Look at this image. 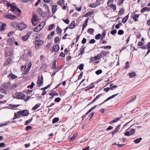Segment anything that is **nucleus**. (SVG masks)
<instances>
[{
  "mask_svg": "<svg viewBox=\"0 0 150 150\" xmlns=\"http://www.w3.org/2000/svg\"><path fill=\"white\" fill-rule=\"evenodd\" d=\"M9 123H10V122L9 121L6 122L5 123H4L1 124V126H6Z\"/></svg>",
  "mask_w": 150,
  "mask_h": 150,
  "instance_id": "58",
  "label": "nucleus"
},
{
  "mask_svg": "<svg viewBox=\"0 0 150 150\" xmlns=\"http://www.w3.org/2000/svg\"><path fill=\"white\" fill-rule=\"evenodd\" d=\"M101 36V34H98L96 35L95 37V38L96 40H99L100 39Z\"/></svg>",
  "mask_w": 150,
  "mask_h": 150,
  "instance_id": "41",
  "label": "nucleus"
},
{
  "mask_svg": "<svg viewBox=\"0 0 150 150\" xmlns=\"http://www.w3.org/2000/svg\"><path fill=\"white\" fill-rule=\"evenodd\" d=\"M4 17L5 18L12 19L14 20L16 19L17 18V16L12 14H8L6 15Z\"/></svg>",
  "mask_w": 150,
  "mask_h": 150,
  "instance_id": "4",
  "label": "nucleus"
},
{
  "mask_svg": "<svg viewBox=\"0 0 150 150\" xmlns=\"http://www.w3.org/2000/svg\"><path fill=\"white\" fill-rule=\"evenodd\" d=\"M118 94V93L116 94L113 95H112L111 96H110L108 98L106 99L103 103H101L100 104L98 105H100L101 104H103L104 103H105V102H106V101H108V100L110 99H111V98L114 97H115V96H117Z\"/></svg>",
  "mask_w": 150,
  "mask_h": 150,
  "instance_id": "10",
  "label": "nucleus"
},
{
  "mask_svg": "<svg viewBox=\"0 0 150 150\" xmlns=\"http://www.w3.org/2000/svg\"><path fill=\"white\" fill-rule=\"evenodd\" d=\"M87 31L90 34H92L94 32V30L93 28H89L88 29Z\"/></svg>",
  "mask_w": 150,
  "mask_h": 150,
  "instance_id": "30",
  "label": "nucleus"
},
{
  "mask_svg": "<svg viewBox=\"0 0 150 150\" xmlns=\"http://www.w3.org/2000/svg\"><path fill=\"white\" fill-rule=\"evenodd\" d=\"M77 134H73V136L72 137L70 138L69 141H73L76 139V137H77Z\"/></svg>",
  "mask_w": 150,
  "mask_h": 150,
  "instance_id": "20",
  "label": "nucleus"
},
{
  "mask_svg": "<svg viewBox=\"0 0 150 150\" xmlns=\"http://www.w3.org/2000/svg\"><path fill=\"white\" fill-rule=\"evenodd\" d=\"M75 22L74 21H73L70 25L69 28V29H73L75 28Z\"/></svg>",
  "mask_w": 150,
  "mask_h": 150,
  "instance_id": "16",
  "label": "nucleus"
},
{
  "mask_svg": "<svg viewBox=\"0 0 150 150\" xmlns=\"http://www.w3.org/2000/svg\"><path fill=\"white\" fill-rule=\"evenodd\" d=\"M124 31L122 30H119L118 32V34L119 35H122L124 33Z\"/></svg>",
  "mask_w": 150,
  "mask_h": 150,
  "instance_id": "51",
  "label": "nucleus"
},
{
  "mask_svg": "<svg viewBox=\"0 0 150 150\" xmlns=\"http://www.w3.org/2000/svg\"><path fill=\"white\" fill-rule=\"evenodd\" d=\"M18 112L19 114H21L22 115L25 116L28 115L29 114L28 111L27 110L19 111Z\"/></svg>",
  "mask_w": 150,
  "mask_h": 150,
  "instance_id": "6",
  "label": "nucleus"
},
{
  "mask_svg": "<svg viewBox=\"0 0 150 150\" xmlns=\"http://www.w3.org/2000/svg\"><path fill=\"white\" fill-rule=\"evenodd\" d=\"M42 29V27H40L38 25L34 28L33 30L35 32H37L40 31Z\"/></svg>",
  "mask_w": 150,
  "mask_h": 150,
  "instance_id": "17",
  "label": "nucleus"
},
{
  "mask_svg": "<svg viewBox=\"0 0 150 150\" xmlns=\"http://www.w3.org/2000/svg\"><path fill=\"white\" fill-rule=\"evenodd\" d=\"M102 96V94H100L99 95H98L95 98H94L93 100L91 102V103H94L95 102L96 100L97 99L99 98L101 96Z\"/></svg>",
  "mask_w": 150,
  "mask_h": 150,
  "instance_id": "19",
  "label": "nucleus"
},
{
  "mask_svg": "<svg viewBox=\"0 0 150 150\" xmlns=\"http://www.w3.org/2000/svg\"><path fill=\"white\" fill-rule=\"evenodd\" d=\"M142 139V138H139L137 139H135L134 141V142L135 144H138L139 143Z\"/></svg>",
  "mask_w": 150,
  "mask_h": 150,
  "instance_id": "25",
  "label": "nucleus"
},
{
  "mask_svg": "<svg viewBox=\"0 0 150 150\" xmlns=\"http://www.w3.org/2000/svg\"><path fill=\"white\" fill-rule=\"evenodd\" d=\"M38 80L37 81V83L39 84V87H40V86H42L43 83V76H42L41 78H40V76H38Z\"/></svg>",
  "mask_w": 150,
  "mask_h": 150,
  "instance_id": "5",
  "label": "nucleus"
},
{
  "mask_svg": "<svg viewBox=\"0 0 150 150\" xmlns=\"http://www.w3.org/2000/svg\"><path fill=\"white\" fill-rule=\"evenodd\" d=\"M57 5H53L52 6V13H54L55 12L57 9Z\"/></svg>",
  "mask_w": 150,
  "mask_h": 150,
  "instance_id": "18",
  "label": "nucleus"
},
{
  "mask_svg": "<svg viewBox=\"0 0 150 150\" xmlns=\"http://www.w3.org/2000/svg\"><path fill=\"white\" fill-rule=\"evenodd\" d=\"M120 119V117L117 118H115L114 119V120H111L110 122V124H112L113 123L115 122H117V121H118L119 119Z\"/></svg>",
  "mask_w": 150,
  "mask_h": 150,
  "instance_id": "33",
  "label": "nucleus"
},
{
  "mask_svg": "<svg viewBox=\"0 0 150 150\" xmlns=\"http://www.w3.org/2000/svg\"><path fill=\"white\" fill-rule=\"evenodd\" d=\"M83 75V72H81L79 76V77L78 78V80L82 78Z\"/></svg>",
  "mask_w": 150,
  "mask_h": 150,
  "instance_id": "62",
  "label": "nucleus"
},
{
  "mask_svg": "<svg viewBox=\"0 0 150 150\" xmlns=\"http://www.w3.org/2000/svg\"><path fill=\"white\" fill-rule=\"evenodd\" d=\"M117 33V30L116 29H115L112 30L111 31L110 33L112 35H114L116 33Z\"/></svg>",
  "mask_w": 150,
  "mask_h": 150,
  "instance_id": "56",
  "label": "nucleus"
},
{
  "mask_svg": "<svg viewBox=\"0 0 150 150\" xmlns=\"http://www.w3.org/2000/svg\"><path fill=\"white\" fill-rule=\"evenodd\" d=\"M102 57V55L100 54H98L97 56L93 57L91 59V60L93 61L94 60H98L100 59Z\"/></svg>",
  "mask_w": 150,
  "mask_h": 150,
  "instance_id": "9",
  "label": "nucleus"
},
{
  "mask_svg": "<svg viewBox=\"0 0 150 150\" xmlns=\"http://www.w3.org/2000/svg\"><path fill=\"white\" fill-rule=\"evenodd\" d=\"M64 0H59L57 2V4L61 6L64 4Z\"/></svg>",
  "mask_w": 150,
  "mask_h": 150,
  "instance_id": "29",
  "label": "nucleus"
},
{
  "mask_svg": "<svg viewBox=\"0 0 150 150\" xmlns=\"http://www.w3.org/2000/svg\"><path fill=\"white\" fill-rule=\"evenodd\" d=\"M30 69L27 68L23 72V74L24 75H26L28 74V71H30Z\"/></svg>",
  "mask_w": 150,
  "mask_h": 150,
  "instance_id": "31",
  "label": "nucleus"
},
{
  "mask_svg": "<svg viewBox=\"0 0 150 150\" xmlns=\"http://www.w3.org/2000/svg\"><path fill=\"white\" fill-rule=\"evenodd\" d=\"M131 127H130L127 130L128 131L124 133L125 136H130L133 135L135 132V130L134 129L131 128Z\"/></svg>",
  "mask_w": 150,
  "mask_h": 150,
  "instance_id": "1",
  "label": "nucleus"
},
{
  "mask_svg": "<svg viewBox=\"0 0 150 150\" xmlns=\"http://www.w3.org/2000/svg\"><path fill=\"white\" fill-rule=\"evenodd\" d=\"M54 24H52L50 25L49 26V28L48 29V30H52L54 27Z\"/></svg>",
  "mask_w": 150,
  "mask_h": 150,
  "instance_id": "46",
  "label": "nucleus"
},
{
  "mask_svg": "<svg viewBox=\"0 0 150 150\" xmlns=\"http://www.w3.org/2000/svg\"><path fill=\"white\" fill-rule=\"evenodd\" d=\"M102 71L101 69H99L96 71V74L97 75H99L102 73Z\"/></svg>",
  "mask_w": 150,
  "mask_h": 150,
  "instance_id": "44",
  "label": "nucleus"
},
{
  "mask_svg": "<svg viewBox=\"0 0 150 150\" xmlns=\"http://www.w3.org/2000/svg\"><path fill=\"white\" fill-rule=\"evenodd\" d=\"M44 7L45 8V10L47 12H48L49 11V9L48 6L47 5H45L44 6Z\"/></svg>",
  "mask_w": 150,
  "mask_h": 150,
  "instance_id": "53",
  "label": "nucleus"
},
{
  "mask_svg": "<svg viewBox=\"0 0 150 150\" xmlns=\"http://www.w3.org/2000/svg\"><path fill=\"white\" fill-rule=\"evenodd\" d=\"M11 25L14 28H16L18 27V24L16 22L11 23Z\"/></svg>",
  "mask_w": 150,
  "mask_h": 150,
  "instance_id": "23",
  "label": "nucleus"
},
{
  "mask_svg": "<svg viewBox=\"0 0 150 150\" xmlns=\"http://www.w3.org/2000/svg\"><path fill=\"white\" fill-rule=\"evenodd\" d=\"M40 104H37L34 107H33L32 109L33 110H35L37 109L40 106Z\"/></svg>",
  "mask_w": 150,
  "mask_h": 150,
  "instance_id": "34",
  "label": "nucleus"
},
{
  "mask_svg": "<svg viewBox=\"0 0 150 150\" xmlns=\"http://www.w3.org/2000/svg\"><path fill=\"white\" fill-rule=\"evenodd\" d=\"M57 33L59 34L62 31V29L59 27H57Z\"/></svg>",
  "mask_w": 150,
  "mask_h": 150,
  "instance_id": "47",
  "label": "nucleus"
},
{
  "mask_svg": "<svg viewBox=\"0 0 150 150\" xmlns=\"http://www.w3.org/2000/svg\"><path fill=\"white\" fill-rule=\"evenodd\" d=\"M24 54L28 56H31V50L30 49H26L24 50Z\"/></svg>",
  "mask_w": 150,
  "mask_h": 150,
  "instance_id": "7",
  "label": "nucleus"
},
{
  "mask_svg": "<svg viewBox=\"0 0 150 150\" xmlns=\"http://www.w3.org/2000/svg\"><path fill=\"white\" fill-rule=\"evenodd\" d=\"M59 120V118L58 117H55L52 120V123L53 124L55 123Z\"/></svg>",
  "mask_w": 150,
  "mask_h": 150,
  "instance_id": "35",
  "label": "nucleus"
},
{
  "mask_svg": "<svg viewBox=\"0 0 150 150\" xmlns=\"http://www.w3.org/2000/svg\"><path fill=\"white\" fill-rule=\"evenodd\" d=\"M45 21H42L41 22L38 26L40 27H42L43 28L45 25Z\"/></svg>",
  "mask_w": 150,
  "mask_h": 150,
  "instance_id": "32",
  "label": "nucleus"
},
{
  "mask_svg": "<svg viewBox=\"0 0 150 150\" xmlns=\"http://www.w3.org/2000/svg\"><path fill=\"white\" fill-rule=\"evenodd\" d=\"M136 74L134 72L130 73L129 74V76L130 78H133L136 76Z\"/></svg>",
  "mask_w": 150,
  "mask_h": 150,
  "instance_id": "42",
  "label": "nucleus"
},
{
  "mask_svg": "<svg viewBox=\"0 0 150 150\" xmlns=\"http://www.w3.org/2000/svg\"><path fill=\"white\" fill-rule=\"evenodd\" d=\"M10 86L9 83H4L3 84V87L5 89H7L9 86Z\"/></svg>",
  "mask_w": 150,
  "mask_h": 150,
  "instance_id": "27",
  "label": "nucleus"
},
{
  "mask_svg": "<svg viewBox=\"0 0 150 150\" xmlns=\"http://www.w3.org/2000/svg\"><path fill=\"white\" fill-rule=\"evenodd\" d=\"M9 76L11 77V79H15L17 77L16 76L12 74H9L8 75V77Z\"/></svg>",
  "mask_w": 150,
  "mask_h": 150,
  "instance_id": "28",
  "label": "nucleus"
},
{
  "mask_svg": "<svg viewBox=\"0 0 150 150\" xmlns=\"http://www.w3.org/2000/svg\"><path fill=\"white\" fill-rule=\"evenodd\" d=\"M59 40V38L58 37H56L54 38V42L55 43H57Z\"/></svg>",
  "mask_w": 150,
  "mask_h": 150,
  "instance_id": "57",
  "label": "nucleus"
},
{
  "mask_svg": "<svg viewBox=\"0 0 150 150\" xmlns=\"http://www.w3.org/2000/svg\"><path fill=\"white\" fill-rule=\"evenodd\" d=\"M33 118H32L26 121L25 124V125H28L32 121Z\"/></svg>",
  "mask_w": 150,
  "mask_h": 150,
  "instance_id": "39",
  "label": "nucleus"
},
{
  "mask_svg": "<svg viewBox=\"0 0 150 150\" xmlns=\"http://www.w3.org/2000/svg\"><path fill=\"white\" fill-rule=\"evenodd\" d=\"M6 146V145L5 144L3 143H0V147H5Z\"/></svg>",
  "mask_w": 150,
  "mask_h": 150,
  "instance_id": "60",
  "label": "nucleus"
},
{
  "mask_svg": "<svg viewBox=\"0 0 150 150\" xmlns=\"http://www.w3.org/2000/svg\"><path fill=\"white\" fill-rule=\"evenodd\" d=\"M62 20L66 23L67 24H68L69 23V20L68 19L64 20V19H63Z\"/></svg>",
  "mask_w": 150,
  "mask_h": 150,
  "instance_id": "59",
  "label": "nucleus"
},
{
  "mask_svg": "<svg viewBox=\"0 0 150 150\" xmlns=\"http://www.w3.org/2000/svg\"><path fill=\"white\" fill-rule=\"evenodd\" d=\"M59 49L58 45H56L52 47V50L53 51L58 52Z\"/></svg>",
  "mask_w": 150,
  "mask_h": 150,
  "instance_id": "12",
  "label": "nucleus"
},
{
  "mask_svg": "<svg viewBox=\"0 0 150 150\" xmlns=\"http://www.w3.org/2000/svg\"><path fill=\"white\" fill-rule=\"evenodd\" d=\"M0 92L1 93H5L6 94H7V93L6 91L2 88L0 89Z\"/></svg>",
  "mask_w": 150,
  "mask_h": 150,
  "instance_id": "38",
  "label": "nucleus"
},
{
  "mask_svg": "<svg viewBox=\"0 0 150 150\" xmlns=\"http://www.w3.org/2000/svg\"><path fill=\"white\" fill-rule=\"evenodd\" d=\"M124 1L122 0H119L118 2H117V4L118 5H121L122 4L123 2Z\"/></svg>",
  "mask_w": 150,
  "mask_h": 150,
  "instance_id": "54",
  "label": "nucleus"
},
{
  "mask_svg": "<svg viewBox=\"0 0 150 150\" xmlns=\"http://www.w3.org/2000/svg\"><path fill=\"white\" fill-rule=\"evenodd\" d=\"M84 48L81 50L80 51V53L79 54V55L83 54L84 53Z\"/></svg>",
  "mask_w": 150,
  "mask_h": 150,
  "instance_id": "55",
  "label": "nucleus"
},
{
  "mask_svg": "<svg viewBox=\"0 0 150 150\" xmlns=\"http://www.w3.org/2000/svg\"><path fill=\"white\" fill-rule=\"evenodd\" d=\"M88 18L86 19L85 20V22H84V23L83 24V26L82 30H83L84 29H85V28L86 27V26L87 25V23L88 21Z\"/></svg>",
  "mask_w": 150,
  "mask_h": 150,
  "instance_id": "22",
  "label": "nucleus"
},
{
  "mask_svg": "<svg viewBox=\"0 0 150 150\" xmlns=\"http://www.w3.org/2000/svg\"><path fill=\"white\" fill-rule=\"evenodd\" d=\"M38 21V20L37 19L35 15L33 16L32 19V24L35 26L36 25V24L34 22H36Z\"/></svg>",
  "mask_w": 150,
  "mask_h": 150,
  "instance_id": "11",
  "label": "nucleus"
},
{
  "mask_svg": "<svg viewBox=\"0 0 150 150\" xmlns=\"http://www.w3.org/2000/svg\"><path fill=\"white\" fill-rule=\"evenodd\" d=\"M34 85H35V84H34V83L33 82H32L31 85L28 86V88H30V89H32L33 88V87L34 86Z\"/></svg>",
  "mask_w": 150,
  "mask_h": 150,
  "instance_id": "48",
  "label": "nucleus"
},
{
  "mask_svg": "<svg viewBox=\"0 0 150 150\" xmlns=\"http://www.w3.org/2000/svg\"><path fill=\"white\" fill-rule=\"evenodd\" d=\"M84 64H80L79 66V68L81 70H82L83 69Z\"/></svg>",
  "mask_w": 150,
  "mask_h": 150,
  "instance_id": "49",
  "label": "nucleus"
},
{
  "mask_svg": "<svg viewBox=\"0 0 150 150\" xmlns=\"http://www.w3.org/2000/svg\"><path fill=\"white\" fill-rule=\"evenodd\" d=\"M57 62L56 60H55L54 61V63L52 65V69H54L56 68V64Z\"/></svg>",
  "mask_w": 150,
  "mask_h": 150,
  "instance_id": "37",
  "label": "nucleus"
},
{
  "mask_svg": "<svg viewBox=\"0 0 150 150\" xmlns=\"http://www.w3.org/2000/svg\"><path fill=\"white\" fill-rule=\"evenodd\" d=\"M26 27V25L24 23H22L18 24V28L19 30H21L25 29Z\"/></svg>",
  "mask_w": 150,
  "mask_h": 150,
  "instance_id": "3",
  "label": "nucleus"
},
{
  "mask_svg": "<svg viewBox=\"0 0 150 150\" xmlns=\"http://www.w3.org/2000/svg\"><path fill=\"white\" fill-rule=\"evenodd\" d=\"M5 25L6 24H5L4 23H2L1 27V28H0V30H4Z\"/></svg>",
  "mask_w": 150,
  "mask_h": 150,
  "instance_id": "43",
  "label": "nucleus"
},
{
  "mask_svg": "<svg viewBox=\"0 0 150 150\" xmlns=\"http://www.w3.org/2000/svg\"><path fill=\"white\" fill-rule=\"evenodd\" d=\"M100 1L99 0H97L96 2V3L98 6H99L101 4Z\"/></svg>",
  "mask_w": 150,
  "mask_h": 150,
  "instance_id": "63",
  "label": "nucleus"
},
{
  "mask_svg": "<svg viewBox=\"0 0 150 150\" xmlns=\"http://www.w3.org/2000/svg\"><path fill=\"white\" fill-rule=\"evenodd\" d=\"M106 52H105V51H102L101 53L100 54H101L102 56H105L106 55Z\"/></svg>",
  "mask_w": 150,
  "mask_h": 150,
  "instance_id": "52",
  "label": "nucleus"
},
{
  "mask_svg": "<svg viewBox=\"0 0 150 150\" xmlns=\"http://www.w3.org/2000/svg\"><path fill=\"white\" fill-rule=\"evenodd\" d=\"M109 7H110L111 8H112L113 11H115L116 10V6L115 5L112 4L109 5H108Z\"/></svg>",
  "mask_w": 150,
  "mask_h": 150,
  "instance_id": "24",
  "label": "nucleus"
},
{
  "mask_svg": "<svg viewBox=\"0 0 150 150\" xmlns=\"http://www.w3.org/2000/svg\"><path fill=\"white\" fill-rule=\"evenodd\" d=\"M95 41H96L94 39H92L90 40L89 42L90 44H92L95 43Z\"/></svg>",
  "mask_w": 150,
  "mask_h": 150,
  "instance_id": "64",
  "label": "nucleus"
},
{
  "mask_svg": "<svg viewBox=\"0 0 150 150\" xmlns=\"http://www.w3.org/2000/svg\"><path fill=\"white\" fill-rule=\"evenodd\" d=\"M106 32L103 31L102 33V37H101V40H102L103 38L105 37L106 34Z\"/></svg>",
  "mask_w": 150,
  "mask_h": 150,
  "instance_id": "45",
  "label": "nucleus"
},
{
  "mask_svg": "<svg viewBox=\"0 0 150 150\" xmlns=\"http://www.w3.org/2000/svg\"><path fill=\"white\" fill-rule=\"evenodd\" d=\"M31 33H30L29 34V35H26L25 36H23L22 37V39L24 41H25L28 40V39L29 38V37L30 36Z\"/></svg>",
  "mask_w": 150,
  "mask_h": 150,
  "instance_id": "15",
  "label": "nucleus"
},
{
  "mask_svg": "<svg viewBox=\"0 0 150 150\" xmlns=\"http://www.w3.org/2000/svg\"><path fill=\"white\" fill-rule=\"evenodd\" d=\"M97 6H98L97 5L96 3H94L91 4L90 5L89 7L91 8H94Z\"/></svg>",
  "mask_w": 150,
  "mask_h": 150,
  "instance_id": "36",
  "label": "nucleus"
},
{
  "mask_svg": "<svg viewBox=\"0 0 150 150\" xmlns=\"http://www.w3.org/2000/svg\"><path fill=\"white\" fill-rule=\"evenodd\" d=\"M128 15L129 14L127 15L123 18L122 20V22L123 23H125L126 22L129 18Z\"/></svg>",
  "mask_w": 150,
  "mask_h": 150,
  "instance_id": "21",
  "label": "nucleus"
},
{
  "mask_svg": "<svg viewBox=\"0 0 150 150\" xmlns=\"http://www.w3.org/2000/svg\"><path fill=\"white\" fill-rule=\"evenodd\" d=\"M139 14H135L134 15L133 17V20L135 21H137L138 20V19L139 17Z\"/></svg>",
  "mask_w": 150,
  "mask_h": 150,
  "instance_id": "26",
  "label": "nucleus"
},
{
  "mask_svg": "<svg viewBox=\"0 0 150 150\" xmlns=\"http://www.w3.org/2000/svg\"><path fill=\"white\" fill-rule=\"evenodd\" d=\"M8 6H10L11 7L10 9L12 11L14 12L16 11L17 8L15 6H13V5L11 4L9 5H8Z\"/></svg>",
  "mask_w": 150,
  "mask_h": 150,
  "instance_id": "14",
  "label": "nucleus"
},
{
  "mask_svg": "<svg viewBox=\"0 0 150 150\" xmlns=\"http://www.w3.org/2000/svg\"><path fill=\"white\" fill-rule=\"evenodd\" d=\"M19 105H13L12 104H10L9 106L11 107L12 108H16L19 106Z\"/></svg>",
  "mask_w": 150,
  "mask_h": 150,
  "instance_id": "40",
  "label": "nucleus"
},
{
  "mask_svg": "<svg viewBox=\"0 0 150 150\" xmlns=\"http://www.w3.org/2000/svg\"><path fill=\"white\" fill-rule=\"evenodd\" d=\"M7 42L8 44L11 45H12L13 43V39L11 38L8 39L7 40Z\"/></svg>",
  "mask_w": 150,
  "mask_h": 150,
  "instance_id": "13",
  "label": "nucleus"
},
{
  "mask_svg": "<svg viewBox=\"0 0 150 150\" xmlns=\"http://www.w3.org/2000/svg\"><path fill=\"white\" fill-rule=\"evenodd\" d=\"M129 67V62L128 61L127 62H126V66L124 69H128Z\"/></svg>",
  "mask_w": 150,
  "mask_h": 150,
  "instance_id": "50",
  "label": "nucleus"
},
{
  "mask_svg": "<svg viewBox=\"0 0 150 150\" xmlns=\"http://www.w3.org/2000/svg\"><path fill=\"white\" fill-rule=\"evenodd\" d=\"M42 42L41 40L36 41L35 42V47L37 49H38L39 47V46L41 45L42 44Z\"/></svg>",
  "mask_w": 150,
  "mask_h": 150,
  "instance_id": "8",
  "label": "nucleus"
},
{
  "mask_svg": "<svg viewBox=\"0 0 150 150\" xmlns=\"http://www.w3.org/2000/svg\"><path fill=\"white\" fill-rule=\"evenodd\" d=\"M61 100V99L60 98L57 97L55 99L54 101L57 102H59Z\"/></svg>",
  "mask_w": 150,
  "mask_h": 150,
  "instance_id": "61",
  "label": "nucleus"
},
{
  "mask_svg": "<svg viewBox=\"0 0 150 150\" xmlns=\"http://www.w3.org/2000/svg\"><path fill=\"white\" fill-rule=\"evenodd\" d=\"M16 98L18 99H23L24 98L25 95L21 93H16Z\"/></svg>",
  "mask_w": 150,
  "mask_h": 150,
  "instance_id": "2",
  "label": "nucleus"
}]
</instances>
